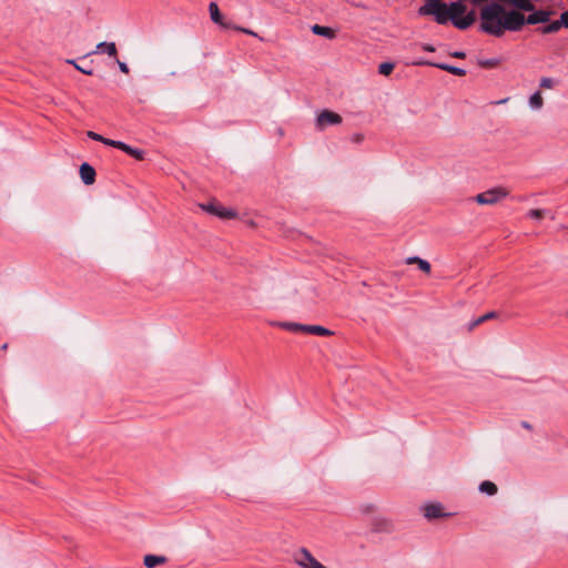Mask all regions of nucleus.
I'll use <instances>...</instances> for the list:
<instances>
[{
	"label": "nucleus",
	"instance_id": "obj_28",
	"mask_svg": "<svg viewBox=\"0 0 568 568\" xmlns=\"http://www.w3.org/2000/svg\"><path fill=\"white\" fill-rule=\"evenodd\" d=\"M559 20H560L561 27L568 28V10L564 11L560 14Z\"/></svg>",
	"mask_w": 568,
	"mask_h": 568
},
{
	"label": "nucleus",
	"instance_id": "obj_41",
	"mask_svg": "<svg viewBox=\"0 0 568 568\" xmlns=\"http://www.w3.org/2000/svg\"><path fill=\"white\" fill-rule=\"evenodd\" d=\"M67 62L72 64L74 68H75V65H78L74 60H68Z\"/></svg>",
	"mask_w": 568,
	"mask_h": 568
},
{
	"label": "nucleus",
	"instance_id": "obj_21",
	"mask_svg": "<svg viewBox=\"0 0 568 568\" xmlns=\"http://www.w3.org/2000/svg\"><path fill=\"white\" fill-rule=\"evenodd\" d=\"M394 63L392 62H383L378 67V72L383 75H389L394 70Z\"/></svg>",
	"mask_w": 568,
	"mask_h": 568
},
{
	"label": "nucleus",
	"instance_id": "obj_22",
	"mask_svg": "<svg viewBox=\"0 0 568 568\" xmlns=\"http://www.w3.org/2000/svg\"><path fill=\"white\" fill-rule=\"evenodd\" d=\"M499 60L498 59H487V60H480L478 62V64L481 67V68H486V69H489V68H495L499 64Z\"/></svg>",
	"mask_w": 568,
	"mask_h": 568
},
{
	"label": "nucleus",
	"instance_id": "obj_44",
	"mask_svg": "<svg viewBox=\"0 0 568 568\" xmlns=\"http://www.w3.org/2000/svg\"><path fill=\"white\" fill-rule=\"evenodd\" d=\"M567 316H568V311H567Z\"/></svg>",
	"mask_w": 568,
	"mask_h": 568
},
{
	"label": "nucleus",
	"instance_id": "obj_6",
	"mask_svg": "<svg viewBox=\"0 0 568 568\" xmlns=\"http://www.w3.org/2000/svg\"><path fill=\"white\" fill-rule=\"evenodd\" d=\"M342 123V116L329 110H323L316 118V128L324 130L328 125H336Z\"/></svg>",
	"mask_w": 568,
	"mask_h": 568
},
{
	"label": "nucleus",
	"instance_id": "obj_32",
	"mask_svg": "<svg viewBox=\"0 0 568 568\" xmlns=\"http://www.w3.org/2000/svg\"><path fill=\"white\" fill-rule=\"evenodd\" d=\"M116 62H118L119 69H120L123 73L128 74V73H129V71H130V70H129L128 64H126V63H124V62H122V61H120V60H116Z\"/></svg>",
	"mask_w": 568,
	"mask_h": 568
},
{
	"label": "nucleus",
	"instance_id": "obj_16",
	"mask_svg": "<svg viewBox=\"0 0 568 568\" xmlns=\"http://www.w3.org/2000/svg\"><path fill=\"white\" fill-rule=\"evenodd\" d=\"M561 28L562 27H561L560 20H556V21H552L551 23H549L547 26L538 28L537 31L540 34H550V33L558 32Z\"/></svg>",
	"mask_w": 568,
	"mask_h": 568
},
{
	"label": "nucleus",
	"instance_id": "obj_7",
	"mask_svg": "<svg viewBox=\"0 0 568 568\" xmlns=\"http://www.w3.org/2000/svg\"><path fill=\"white\" fill-rule=\"evenodd\" d=\"M209 13H210V18L211 20L219 24L220 27L222 28H225V29H229L232 27V23L231 22H226L219 9V6L216 2H210L209 4Z\"/></svg>",
	"mask_w": 568,
	"mask_h": 568
},
{
	"label": "nucleus",
	"instance_id": "obj_29",
	"mask_svg": "<svg viewBox=\"0 0 568 568\" xmlns=\"http://www.w3.org/2000/svg\"><path fill=\"white\" fill-rule=\"evenodd\" d=\"M230 29H234L236 31H240V32H243V33H246V34H250V36H256V33L254 31L245 29V28H242V27H236V26L232 24V27Z\"/></svg>",
	"mask_w": 568,
	"mask_h": 568
},
{
	"label": "nucleus",
	"instance_id": "obj_25",
	"mask_svg": "<svg viewBox=\"0 0 568 568\" xmlns=\"http://www.w3.org/2000/svg\"><path fill=\"white\" fill-rule=\"evenodd\" d=\"M102 143L105 144V145H109V146L121 149V145H122L123 142L122 141H115V140L106 139V138L103 136Z\"/></svg>",
	"mask_w": 568,
	"mask_h": 568
},
{
	"label": "nucleus",
	"instance_id": "obj_39",
	"mask_svg": "<svg viewBox=\"0 0 568 568\" xmlns=\"http://www.w3.org/2000/svg\"><path fill=\"white\" fill-rule=\"evenodd\" d=\"M508 100H509V98H505V99L499 100V101H497V102H495V103H496V104H504V103L508 102Z\"/></svg>",
	"mask_w": 568,
	"mask_h": 568
},
{
	"label": "nucleus",
	"instance_id": "obj_11",
	"mask_svg": "<svg viewBox=\"0 0 568 568\" xmlns=\"http://www.w3.org/2000/svg\"><path fill=\"white\" fill-rule=\"evenodd\" d=\"M501 2H507L515 7L517 11H532L535 9V4L531 0H503Z\"/></svg>",
	"mask_w": 568,
	"mask_h": 568
},
{
	"label": "nucleus",
	"instance_id": "obj_33",
	"mask_svg": "<svg viewBox=\"0 0 568 568\" xmlns=\"http://www.w3.org/2000/svg\"><path fill=\"white\" fill-rule=\"evenodd\" d=\"M450 55L457 59H464L466 57V53L463 51H454L450 53Z\"/></svg>",
	"mask_w": 568,
	"mask_h": 568
},
{
	"label": "nucleus",
	"instance_id": "obj_2",
	"mask_svg": "<svg viewBox=\"0 0 568 568\" xmlns=\"http://www.w3.org/2000/svg\"><path fill=\"white\" fill-rule=\"evenodd\" d=\"M465 0H457L448 4L450 21L459 30H466L476 21L475 11L466 13Z\"/></svg>",
	"mask_w": 568,
	"mask_h": 568
},
{
	"label": "nucleus",
	"instance_id": "obj_31",
	"mask_svg": "<svg viewBox=\"0 0 568 568\" xmlns=\"http://www.w3.org/2000/svg\"><path fill=\"white\" fill-rule=\"evenodd\" d=\"M434 62H430V61H426V60H416V61H413L412 62V65H430V67H434L433 64Z\"/></svg>",
	"mask_w": 568,
	"mask_h": 568
},
{
	"label": "nucleus",
	"instance_id": "obj_18",
	"mask_svg": "<svg viewBox=\"0 0 568 568\" xmlns=\"http://www.w3.org/2000/svg\"><path fill=\"white\" fill-rule=\"evenodd\" d=\"M529 105L534 110H540L544 105V99L539 91L535 92L529 98Z\"/></svg>",
	"mask_w": 568,
	"mask_h": 568
},
{
	"label": "nucleus",
	"instance_id": "obj_3",
	"mask_svg": "<svg viewBox=\"0 0 568 568\" xmlns=\"http://www.w3.org/2000/svg\"><path fill=\"white\" fill-rule=\"evenodd\" d=\"M419 16H433L438 24H446L450 20L448 4L440 0H427L418 9Z\"/></svg>",
	"mask_w": 568,
	"mask_h": 568
},
{
	"label": "nucleus",
	"instance_id": "obj_37",
	"mask_svg": "<svg viewBox=\"0 0 568 568\" xmlns=\"http://www.w3.org/2000/svg\"><path fill=\"white\" fill-rule=\"evenodd\" d=\"M520 425H521V427H524L525 429H528V430H531V429H532V426H531L528 422H526V420H523V422L520 423Z\"/></svg>",
	"mask_w": 568,
	"mask_h": 568
},
{
	"label": "nucleus",
	"instance_id": "obj_24",
	"mask_svg": "<svg viewBox=\"0 0 568 568\" xmlns=\"http://www.w3.org/2000/svg\"><path fill=\"white\" fill-rule=\"evenodd\" d=\"M417 266L420 271H423L424 273H430V264L429 262H427L426 260H423L420 258V261L417 263Z\"/></svg>",
	"mask_w": 568,
	"mask_h": 568
},
{
	"label": "nucleus",
	"instance_id": "obj_42",
	"mask_svg": "<svg viewBox=\"0 0 568 568\" xmlns=\"http://www.w3.org/2000/svg\"><path fill=\"white\" fill-rule=\"evenodd\" d=\"M7 346H8L7 344H3L1 348L7 349Z\"/></svg>",
	"mask_w": 568,
	"mask_h": 568
},
{
	"label": "nucleus",
	"instance_id": "obj_1",
	"mask_svg": "<svg viewBox=\"0 0 568 568\" xmlns=\"http://www.w3.org/2000/svg\"><path fill=\"white\" fill-rule=\"evenodd\" d=\"M530 12L525 17L523 12L508 10L501 3L489 2L480 9L479 30L486 34L500 38L506 31H520L525 24L546 23L554 13L551 10H536V8Z\"/></svg>",
	"mask_w": 568,
	"mask_h": 568
},
{
	"label": "nucleus",
	"instance_id": "obj_20",
	"mask_svg": "<svg viewBox=\"0 0 568 568\" xmlns=\"http://www.w3.org/2000/svg\"><path fill=\"white\" fill-rule=\"evenodd\" d=\"M495 317H497L496 312H488V313L484 314L483 316H479L478 318H476L475 321H473L470 323L469 331L474 329L476 326L483 324L484 322L495 318Z\"/></svg>",
	"mask_w": 568,
	"mask_h": 568
},
{
	"label": "nucleus",
	"instance_id": "obj_15",
	"mask_svg": "<svg viewBox=\"0 0 568 568\" xmlns=\"http://www.w3.org/2000/svg\"><path fill=\"white\" fill-rule=\"evenodd\" d=\"M433 64L435 68L447 71L454 75L463 77L466 74V70L458 68V67L447 64V63H433Z\"/></svg>",
	"mask_w": 568,
	"mask_h": 568
},
{
	"label": "nucleus",
	"instance_id": "obj_38",
	"mask_svg": "<svg viewBox=\"0 0 568 568\" xmlns=\"http://www.w3.org/2000/svg\"><path fill=\"white\" fill-rule=\"evenodd\" d=\"M486 0H470V2L474 4V6H478L483 2H485Z\"/></svg>",
	"mask_w": 568,
	"mask_h": 568
},
{
	"label": "nucleus",
	"instance_id": "obj_12",
	"mask_svg": "<svg viewBox=\"0 0 568 568\" xmlns=\"http://www.w3.org/2000/svg\"><path fill=\"white\" fill-rule=\"evenodd\" d=\"M312 32L317 36L325 37L327 39H334L336 37V31L329 27H324L320 24H314L312 27Z\"/></svg>",
	"mask_w": 568,
	"mask_h": 568
},
{
	"label": "nucleus",
	"instance_id": "obj_35",
	"mask_svg": "<svg viewBox=\"0 0 568 568\" xmlns=\"http://www.w3.org/2000/svg\"><path fill=\"white\" fill-rule=\"evenodd\" d=\"M75 69L81 71L84 74H88V75H91L93 73V71L91 69L88 70V69H84L83 67H80V65H75Z\"/></svg>",
	"mask_w": 568,
	"mask_h": 568
},
{
	"label": "nucleus",
	"instance_id": "obj_19",
	"mask_svg": "<svg viewBox=\"0 0 568 568\" xmlns=\"http://www.w3.org/2000/svg\"><path fill=\"white\" fill-rule=\"evenodd\" d=\"M479 491L493 496L497 493V486L489 480H485L479 485Z\"/></svg>",
	"mask_w": 568,
	"mask_h": 568
},
{
	"label": "nucleus",
	"instance_id": "obj_9",
	"mask_svg": "<svg viewBox=\"0 0 568 568\" xmlns=\"http://www.w3.org/2000/svg\"><path fill=\"white\" fill-rule=\"evenodd\" d=\"M424 516L427 519H437L447 515L443 511V506L440 504H428L424 507Z\"/></svg>",
	"mask_w": 568,
	"mask_h": 568
},
{
	"label": "nucleus",
	"instance_id": "obj_26",
	"mask_svg": "<svg viewBox=\"0 0 568 568\" xmlns=\"http://www.w3.org/2000/svg\"><path fill=\"white\" fill-rule=\"evenodd\" d=\"M528 215L535 220H541L544 217V211L539 209L530 210Z\"/></svg>",
	"mask_w": 568,
	"mask_h": 568
},
{
	"label": "nucleus",
	"instance_id": "obj_8",
	"mask_svg": "<svg viewBox=\"0 0 568 568\" xmlns=\"http://www.w3.org/2000/svg\"><path fill=\"white\" fill-rule=\"evenodd\" d=\"M80 176L85 185H91L95 181V170L89 163H82L80 166Z\"/></svg>",
	"mask_w": 568,
	"mask_h": 568
},
{
	"label": "nucleus",
	"instance_id": "obj_5",
	"mask_svg": "<svg viewBox=\"0 0 568 568\" xmlns=\"http://www.w3.org/2000/svg\"><path fill=\"white\" fill-rule=\"evenodd\" d=\"M200 207L212 214V215H216L221 219H234L237 216V213L232 210V209H229V207H225V206H222L217 203H207V204H201Z\"/></svg>",
	"mask_w": 568,
	"mask_h": 568
},
{
	"label": "nucleus",
	"instance_id": "obj_27",
	"mask_svg": "<svg viewBox=\"0 0 568 568\" xmlns=\"http://www.w3.org/2000/svg\"><path fill=\"white\" fill-rule=\"evenodd\" d=\"M285 327L293 332H303V327H305V325L297 323H287L285 324Z\"/></svg>",
	"mask_w": 568,
	"mask_h": 568
},
{
	"label": "nucleus",
	"instance_id": "obj_10",
	"mask_svg": "<svg viewBox=\"0 0 568 568\" xmlns=\"http://www.w3.org/2000/svg\"><path fill=\"white\" fill-rule=\"evenodd\" d=\"M168 562V558L161 555H145L143 564L146 568H155L156 566L164 565Z\"/></svg>",
	"mask_w": 568,
	"mask_h": 568
},
{
	"label": "nucleus",
	"instance_id": "obj_14",
	"mask_svg": "<svg viewBox=\"0 0 568 568\" xmlns=\"http://www.w3.org/2000/svg\"><path fill=\"white\" fill-rule=\"evenodd\" d=\"M303 333L320 335V336H328L332 335V332L324 326L320 325H305L303 327Z\"/></svg>",
	"mask_w": 568,
	"mask_h": 568
},
{
	"label": "nucleus",
	"instance_id": "obj_30",
	"mask_svg": "<svg viewBox=\"0 0 568 568\" xmlns=\"http://www.w3.org/2000/svg\"><path fill=\"white\" fill-rule=\"evenodd\" d=\"M87 135H88L90 139L94 140V141L102 142V140H103V136H102V135H100V134H98V133H95V132H93V131H88Z\"/></svg>",
	"mask_w": 568,
	"mask_h": 568
},
{
	"label": "nucleus",
	"instance_id": "obj_17",
	"mask_svg": "<svg viewBox=\"0 0 568 568\" xmlns=\"http://www.w3.org/2000/svg\"><path fill=\"white\" fill-rule=\"evenodd\" d=\"M121 151L125 152L126 154L133 156L134 159L136 160H143L144 159V151L141 150V149H134L128 144H125L124 142L122 143L121 145Z\"/></svg>",
	"mask_w": 568,
	"mask_h": 568
},
{
	"label": "nucleus",
	"instance_id": "obj_34",
	"mask_svg": "<svg viewBox=\"0 0 568 568\" xmlns=\"http://www.w3.org/2000/svg\"><path fill=\"white\" fill-rule=\"evenodd\" d=\"M420 261V257L418 256H412L406 260L407 264H417Z\"/></svg>",
	"mask_w": 568,
	"mask_h": 568
},
{
	"label": "nucleus",
	"instance_id": "obj_4",
	"mask_svg": "<svg viewBox=\"0 0 568 568\" xmlns=\"http://www.w3.org/2000/svg\"><path fill=\"white\" fill-rule=\"evenodd\" d=\"M508 192L503 187L490 189L476 195L475 201L481 205H491L506 197Z\"/></svg>",
	"mask_w": 568,
	"mask_h": 568
},
{
	"label": "nucleus",
	"instance_id": "obj_40",
	"mask_svg": "<svg viewBox=\"0 0 568 568\" xmlns=\"http://www.w3.org/2000/svg\"><path fill=\"white\" fill-rule=\"evenodd\" d=\"M362 139H363V136H362V135H359V134H357V135H355V136H354V141H356V142H361V141H362Z\"/></svg>",
	"mask_w": 568,
	"mask_h": 568
},
{
	"label": "nucleus",
	"instance_id": "obj_36",
	"mask_svg": "<svg viewBox=\"0 0 568 568\" xmlns=\"http://www.w3.org/2000/svg\"><path fill=\"white\" fill-rule=\"evenodd\" d=\"M422 49H423L424 51H427V52H434V51H435V47H434V45H432V44H427V43L423 44V45H422Z\"/></svg>",
	"mask_w": 568,
	"mask_h": 568
},
{
	"label": "nucleus",
	"instance_id": "obj_13",
	"mask_svg": "<svg viewBox=\"0 0 568 568\" xmlns=\"http://www.w3.org/2000/svg\"><path fill=\"white\" fill-rule=\"evenodd\" d=\"M95 52H105L110 57H116L118 50L114 42H100L93 53Z\"/></svg>",
	"mask_w": 568,
	"mask_h": 568
},
{
	"label": "nucleus",
	"instance_id": "obj_23",
	"mask_svg": "<svg viewBox=\"0 0 568 568\" xmlns=\"http://www.w3.org/2000/svg\"><path fill=\"white\" fill-rule=\"evenodd\" d=\"M539 85H540V88H544V89H551L555 85V81L551 78L544 77L540 79Z\"/></svg>",
	"mask_w": 568,
	"mask_h": 568
},
{
	"label": "nucleus",
	"instance_id": "obj_43",
	"mask_svg": "<svg viewBox=\"0 0 568 568\" xmlns=\"http://www.w3.org/2000/svg\"><path fill=\"white\" fill-rule=\"evenodd\" d=\"M503 0H496L495 2L500 3Z\"/></svg>",
	"mask_w": 568,
	"mask_h": 568
}]
</instances>
